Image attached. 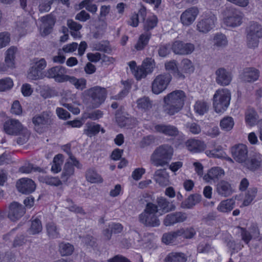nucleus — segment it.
<instances>
[{
    "label": "nucleus",
    "instance_id": "f257e3e1",
    "mask_svg": "<svg viewBox=\"0 0 262 262\" xmlns=\"http://www.w3.org/2000/svg\"><path fill=\"white\" fill-rule=\"evenodd\" d=\"M186 96L184 91L176 90L167 94L164 98L165 111L170 115L179 112L184 105Z\"/></svg>",
    "mask_w": 262,
    "mask_h": 262
},
{
    "label": "nucleus",
    "instance_id": "f03ea898",
    "mask_svg": "<svg viewBox=\"0 0 262 262\" xmlns=\"http://www.w3.org/2000/svg\"><path fill=\"white\" fill-rule=\"evenodd\" d=\"M173 149L171 146L164 144L157 147L150 157V161L157 167L164 166L168 164L172 159Z\"/></svg>",
    "mask_w": 262,
    "mask_h": 262
},
{
    "label": "nucleus",
    "instance_id": "7ed1b4c3",
    "mask_svg": "<svg viewBox=\"0 0 262 262\" xmlns=\"http://www.w3.org/2000/svg\"><path fill=\"white\" fill-rule=\"evenodd\" d=\"M222 14V24L226 27L235 28L240 26L243 22V13L235 8L226 7Z\"/></svg>",
    "mask_w": 262,
    "mask_h": 262
},
{
    "label": "nucleus",
    "instance_id": "20e7f679",
    "mask_svg": "<svg viewBox=\"0 0 262 262\" xmlns=\"http://www.w3.org/2000/svg\"><path fill=\"white\" fill-rule=\"evenodd\" d=\"M231 99V94L227 89L217 90L213 96V107L216 113L225 111L228 107Z\"/></svg>",
    "mask_w": 262,
    "mask_h": 262
},
{
    "label": "nucleus",
    "instance_id": "39448f33",
    "mask_svg": "<svg viewBox=\"0 0 262 262\" xmlns=\"http://www.w3.org/2000/svg\"><path fill=\"white\" fill-rule=\"evenodd\" d=\"M158 212L157 206L152 203H148L144 211L139 216V220L143 224L153 227L158 226L160 221L156 215Z\"/></svg>",
    "mask_w": 262,
    "mask_h": 262
},
{
    "label": "nucleus",
    "instance_id": "423d86ee",
    "mask_svg": "<svg viewBox=\"0 0 262 262\" xmlns=\"http://www.w3.org/2000/svg\"><path fill=\"white\" fill-rule=\"evenodd\" d=\"M216 20V16L211 12L202 16L196 23V29L201 33L206 34L215 27Z\"/></svg>",
    "mask_w": 262,
    "mask_h": 262
},
{
    "label": "nucleus",
    "instance_id": "0eeeda50",
    "mask_svg": "<svg viewBox=\"0 0 262 262\" xmlns=\"http://www.w3.org/2000/svg\"><path fill=\"white\" fill-rule=\"evenodd\" d=\"M171 80V76L168 73L157 75L151 82V91L156 95L164 92Z\"/></svg>",
    "mask_w": 262,
    "mask_h": 262
},
{
    "label": "nucleus",
    "instance_id": "6e6552de",
    "mask_svg": "<svg viewBox=\"0 0 262 262\" xmlns=\"http://www.w3.org/2000/svg\"><path fill=\"white\" fill-rule=\"evenodd\" d=\"M68 154L69 155V159L64 164L61 174V179L63 182H66L71 176L74 175L75 171L74 166L78 169L82 167V165L79 161L70 152H68Z\"/></svg>",
    "mask_w": 262,
    "mask_h": 262
},
{
    "label": "nucleus",
    "instance_id": "1a4fd4ad",
    "mask_svg": "<svg viewBox=\"0 0 262 262\" xmlns=\"http://www.w3.org/2000/svg\"><path fill=\"white\" fill-rule=\"evenodd\" d=\"M52 117L53 114L50 111L43 112L35 116L32 119V122L35 129L37 130L50 125L53 121Z\"/></svg>",
    "mask_w": 262,
    "mask_h": 262
},
{
    "label": "nucleus",
    "instance_id": "9d476101",
    "mask_svg": "<svg viewBox=\"0 0 262 262\" xmlns=\"http://www.w3.org/2000/svg\"><path fill=\"white\" fill-rule=\"evenodd\" d=\"M66 68L61 66H56L49 69L46 73L47 77L54 78L56 82H63L68 81L69 76L66 75Z\"/></svg>",
    "mask_w": 262,
    "mask_h": 262
},
{
    "label": "nucleus",
    "instance_id": "9b49d317",
    "mask_svg": "<svg viewBox=\"0 0 262 262\" xmlns=\"http://www.w3.org/2000/svg\"><path fill=\"white\" fill-rule=\"evenodd\" d=\"M197 7L193 6L186 9L180 16V21L183 26L188 27L192 25L199 14Z\"/></svg>",
    "mask_w": 262,
    "mask_h": 262
},
{
    "label": "nucleus",
    "instance_id": "f8f14e48",
    "mask_svg": "<svg viewBox=\"0 0 262 262\" xmlns=\"http://www.w3.org/2000/svg\"><path fill=\"white\" fill-rule=\"evenodd\" d=\"M89 94L92 98L94 106L98 107L104 101L107 93L105 89L95 86L89 90Z\"/></svg>",
    "mask_w": 262,
    "mask_h": 262
},
{
    "label": "nucleus",
    "instance_id": "ddd939ff",
    "mask_svg": "<svg viewBox=\"0 0 262 262\" xmlns=\"http://www.w3.org/2000/svg\"><path fill=\"white\" fill-rule=\"evenodd\" d=\"M248 148L243 144L234 146L232 148V154L234 159L243 165L248 158Z\"/></svg>",
    "mask_w": 262,
    "mask_h": 262
},
{
    "label": "nucleus",
    "instance_id": "4468645a",
    "mask_svg": "<svg viewBox=\"0 0 262 262\" xmlns=\"http://www.w3.org/2000/svg\"><path fill=\"white\" fill-rule=\"evenodd\" d=\"M25 127L16 119H10L5 122L3 125L4 132L11 135H17Z\"/></svg>",
    "mask_w": 262,
    "mask_h": 262
},
{
    "label": "nucleus",
    "instance_id": "2eb2a0df",
    "mask_svg": "<svg viewBox=\"0 0 262 262\" xmlns=\"http://www.w3.org/2000/svg\"><path fill=\"white\" fill-rule=\"evenodd\" d=\"M215 74L216 76L215 81L217 84L221 86H227L232 81L233 76L231 72L225 68L218 69L215 71Z\"/></svg>",
    "mask_w": 262,
    "mask_h": 262
},
{
    "label": "nucleus",
    "instance_id": "dca6fc26",
    "mask_svg": "<svg viewBox=\"0 0 262 262\" xmlns=\"http://www.w3.org/2000/svg\"><path fill=\"white\" fill-rule=\"evenodd\" d=\"M262 165V155L256 153L250 158H248L242 166L244 168L250 171H255L259 168Z\"/></svg>",
    "mask_w": 262,
    "mask_h": 262
},
{
    "label": "nucleus",
    "instance_id": "f3484780",
    "mask_svg": "<svg viewBox=\"0 0 262 262\" xmlns=\"http://www.w3.org/2000/svg\"><path fill=\"white\" fill-rule=\"evenodd\" d=\"M40 21L41 24L40 25V33L41 36H47L52 32L55 22V19L53 16L48 15L41 17Z\"/></svg>",
    "mask_w": 262,
    "mask_h": 262
},
{
    "label": "nucleus",
    "instance_id": "a211bd4d",
    "mask_svg": "<svg viewBox=\"0 0 262 262\" xmlns=\"http://www.w3.org/2000/svg\"><path fill=\"white\" fill-rule=\"evenodd\" d=\"M25 212V208L22 205L13 202L10 205L8 217L11 221H16L22 217Z\"/></svg>",
    "mask_w": 262,
    "mask_h": 262
},
{
    "label": "nucleus",
    "instance_id": "6ab92c4d",
    "mask_svg": "<svg viewBox=\"0 0 262 262\" xmlns=\"http://www.w3.org/2000/svg\"><path fill=\"white\" fill-rule=\"evenodd\" d=\"M171 49L176 54L186 55L191 53L194 50V46L192 43L176 41L173 43Z\"/></svg>",
    "mask_w": 262,
    "mask_h": 262
},
{
    "label": "nucleus",
    "instance_id": "aec40b11",
    "mask_svg": "<svg viewBox=\"0 0 262 262\" xmlns=\"http://www.w3.org/2000/svg\"><path fill=\"white\" fill-rule=\"evenodd\" d=\"M185 145L187 150L192 153L200 152L204 150L206 147L204 141L195 138L187 140Z\"/></svg>",
    "mask_w": 262,
    "mask_h": 262
},
{
    "label": "nucleus",
    "instance_id": "412c9836",
    "mask_svg": "<svg viewBox=\"0 0 262 262\" xmlns=\"http://www.w3.org/2000/svg\"><path fill=\"white\" fill-rule=\"evenodd\" d=\"M224 174L225 172L222 168L214 167L209 170L208 172L204 176L203 179L207 183H212L223 178Z\"/></svg>",
    "mask_w": 262,
    "mask_h": 262
},
{
    "label": "nucleus",
    "instance_id": "4be33fe9",
    "mask_svg": "<svg viewBox=\"0 0 262 262\" xmlns=\"http://www.w3.org/2000/svg\"><path fill=\"white\" fill-rule=\"evenodd\" d=\"M16 186L18 191L23 193H30L35 190L36 187L34 182L27 178L19 179L16 183Z\"/></svg>",
    "mask_w": 262,
    "mask_h": 262
},
{
    "label": "nucleus",
    "instance_id": "5701e85b",
    "mask_svg": "<svg viewBox=\"0 0 262 262\" xmlns=\"http://www.w3.org/2000/svg\"><path fill=\"white\" fill-rule=\"evenodd\" d=\"M260 76V72L255 68L250 67L244 69L241 74L242 80L247 82H253L257 80Z\"/></svg>",
    "mask_w": 262,
    "mask_h": 262
},
{
    "label": "nucleus",
    "instance_id": "b1692460",
    "mask_svg": "<svg viewBox=\"0 0 262 262\" xmlns=\"http://www.w3.org/2000/svg\"><path fill=\"white\" fill-rule=\"evenodd\" d=\"M155 130L166 136L175 137L178 135L179 131L178 128L170 124H159L155 127Z\"/></svg>",
    "mask_w": 262,
    "mask_h": 262
},
{
    "label": "nucleus",
    "instance_id": "393cba45",
    "mask_svg": "<svg viewBox=\"0 0 262 262\" xmlns=\"http://www.w3.org/2000/svg\"><path fill=\"white\" fill-rule=\"evenodd\" d=\"M128 65L132 74L138 80L145 78L148 74L142 66L137 67L135 61L128 62Z\"/></svg>",
    "mask_w": 262,
    "mask_h": 262
},
{
    "label": "nucleus",
    "instance_id": "a878e982",
    "mask_svg": "<svg viewBox=\"0 0 262 262\" xmlns=\"http://www.w3.org/2000/svg\"><path fill=\"white\" fill-rule=\"evenodd\" d=\"M158 206L159 207L158 212L160 215L163 213L171 211L175 209V206L172 203H170L166 199L161 197L157 199Z\"/></svg>",
    "mask_w": 262,
    "mask_h": 262
},
{
    "label": "nucleus",
    "instance_id": "bb28decb",
    "mask_svg": "<svg viewBox=\"0 0 262 262\" xmlns=\"http://www.w3.org/2000/svg\"><path fill=\"white\" fill-rule=\"evenodd\" d=\"M216 191L220 195L224 197L229 196L232 192L230 184L225 180H222L217 184Z\"/></svg>",
    "mask_w": 262,
    "mask_h": 262
},
{
    "label": "nucleus",
    "instance_id": "cd10ccee",
    "mask_svg": "<svg viewBox=\"0 0 262 262\" xmlns=\"http://www.w3.org/2000/svg\"><path fill=\"white\" fill-rule=\"evenodd\" d=\"M169 176L165 169H158L155 171L154 179L160 186H165L169 184Z\"/></svg>",
    "mask_w": 262,
    "mask_h": 262
},
{
    "label": "nucleus",
    "instance_id": "c85d7f7f",
    "mask_svg": "<svg viewBox=\"0 0 262 262\" xmlns=\"http://www.w3.org/2000/svg\"><path fill=\"white\" fill-rule=\"evenodd\" d=\"M75 98L74 95L71 93L67 94L66 96L63 97L61 100V104L67 108L70 111L73 113L74 114H78L80 113V110L77 107L73 106L71 102L73 101V99Z\"/></svg>",
    "mask_w": 262,
    "mask_h": 262
},
{
    "label": "nucleus",
    "instance_id": "c756f323",
    "mask_svg": "<svg viewBox=\"0 0 262 262\" xmlns=\"http://www.w3.org/2000/svg\"><path fill=\"white\" fill-rule=\"evenodd\" d=\"M201 195L198 194L190 195L182 202L181 206L184 209H191L201 201Z\"/></svg>",
    "mask_w": 262,
    "mask_h": 262
},
{
    "label": "nucleus",
    "instance_id": "7c9ffc66",
    "mask_svg": "<svg viewBox=\"0 0 262 262\" xmlns=\"http://www.w3.org/2000/svg\"><path fill=\"white\" fill-rule=\"evenodd\" d=\"M246 31V34L262 37V26L257 22H250Z\"/></svg>",
    "mask_w": 262,
    "mask_h": 262
},
{
    "label": "nucleus",
    "instance_id": "2f4dec72",
    "mask_svg": "<svg viewBox=\"0 0 262 262\" xmlns=\"http://www.w3.org/2000/svg\"><path fill=\"white\" fill-rule=\"evenodd\" d=\"M151 35V33L149 32H145L141 34L134 46L135 49L137 51H141L144 49L148 45Z\"/></svg>",
    "mask_w": 262,
    "mask_h": 262
},
{
    "label": "nucleus",
    "instance_id": "473e14b6",
    "mask_svg": "<svg viewBox=\"0 0 262 262\" xmlns=\"http://www.w3.org/2000/svg\"><path fill=\"white\" fill-rule=\"evenodd\" d=\"M100 129V125L94 122H88L85 124L83 133L88 137H91L97 135Z\"/></svg>",
    "mask_w": 262,
    "mask_h": 262
},
{
    "label": "nucleus",
    "instance_id": "72a5a7b5",
    "mask_svg": "<svg viewBox=\"0 0 262 262\" xmlns=\"http://www.w3.org/2000/svg\"><path fill=\"white\" fill-rule=\"evenodd\" d=\"M164 262H186L187 257L181 252H171L164 259Z\"/></svg>",
    "mask_w": 262,
    "mask_h": 262
},
{
    "label": "nucleus",
    "instance_id": "f704fd0d",
    "mask_svg": "<svg viewBox=\"0 0 262 262\" xmlns=\"http://www.w3.org/2000/svg\"><path fill=\"white\" fill-rule=\"evenodd\" d=\"M86 180L91 183H98L103 182L101 176L93 168L89 169L85 173Z\"/></svg>",
    "mask_w": 262,
    "mask_h": 262
},
{
    "label": "nucleus",
    "instance_id": "c9c22d12",
    "mask_svg": "<svg viewBox=\"0 0 262 262\" xmlns=\"http://www.w3.org/2000/svg\"><path fill=\"white\" fill-rule=\"evenodd\" d=\"M17 51L16 47L12 46L9 48L5 53V62L8 67H14L15 55Z\"/></svg>",
    "mask_w": 262,
    "mask_h": 262
},
{
    "label": "nucleus",
    "instance_id": "e433bc0d",
    "mask_svg": "<svg viewBox=\"0 0 262 262\" xmlns=\"http://www.w3.org/2000/svg\"><path fill=\"white\" fill-rule=\"evenodd\" d=\"M179 71L182 74L183 73L191 74L194 71V66L190 60L185 58L181 61Z\"/></svg>",
    "mask_w": 262,
    "mask_h": 262
},
{
    "label": "nucleus",
    "instance_id": "4c0bfd02",
    "mask_svg": "<svg viewBox=\"0 0 262 262\" xmlns=\"http://www.w3.org/2000/svg\"><path fill=\"white\" fill-rule=\"evenodd\" d=\"M234 201L231 199L222 201L218 205L217 209L221 212H229L234 208Z\"/></svg>",
    "mask_w": 262,
    "mask_h": 262
},
{
    "label": "nucleus",
    "instance_id": "58836bf2",
    "mask_svg": "<svg viewBox=\"0 0 262 262\" xmlns=\"http://www.w3.org/2000/svg\"><path fill=\"white\" fill-rule=\"evenodd\" d=\"M63 162V156L62 154L56 155L53 161L51 167V171L54 173H57L61 170V166Z\"/></svg>",
    "mask_w": 262,
    "mask_h": 262
},
{
    "label": "nucleus",
    "instance_id": "ea45409f",
    "mask_svg": "<svg viewBox=\"0 0 262 262\" xmlns=\"http://www.w3.org/2000/svg\"><path fill=\"white\" fill-rule=\"evenodd\" d=\"M139 15L144 18L146 15L145 9L144 8L141 9L139 11V14H133L127 21V24L132 27H137L139 25Z\"/></svg>",
    "mask_w": 262,
    "mask_h": 262
},
{
    "label": "nucleus",
    "instance_id": "a19ab883",
    "mask_svg": "<svg viewBox=\"0 0 262 262\" xmlns=\"http://www.w3.org/2000/svg\"><path fill=\"white\" fill-rule=\"evenodd\" d=\"M220 125L222 130L228 132L233 128L234 121L231 117L226 116L220 121Z\"/></svg>",
    "mask_w": 262,
    "mask_h": 262
},
{
    "label": "nucleus",
    "instance_id": "79ce46f5",
    "mask_svg": "<svg viewBox=\"0 0 262 262\" xmlns=\"http://www.w3.org/2000/svg\"><path fill=\"white\" fill-rule=\"evenodd\" d=\"M158 21V18L156 15H152L148 16L144 22V30L145 32H149V30H152L157 26Z\"/></svg>",
    "mask_w": 262,
    "mask_h": 262
},
{
    "label": "nucleus",
    "instance_id": "37998d69",
    "mask_svg": "<svg viewBox=\"0 0 262 262\" xmlns=\"http://www.w3.org/2000/svg\"><path fill=\"white\" fill-rule=\"evenodd\" d=\"M177 231V234L178 235L179 237L182 236L187 239L193 238L196 234L195 230L193 228H182L178 229Z\"/></svg>",
    "mask_w": 262,
    "mask_h": 262
},
{
    "label": "nucleus",
    "instance_id": "c03bdc74",
    "mask_svg": "<svg viewBox=\"0 0 262 262\" xmlns=\"http://www.w3.org/2000/svg\"><path fill=\"white\" fill-rule=\"evenodd\" d=\"M165 67L166 70L174 73L179 78H184V76L179 71L175 60H171L165 63Z\"/></svg>",
    "mask_w": 262,
    "mask_h": 262
},
{
    "label": "nucleus",
    "instance_id": "a18cd8bd",
    "mask_svg": "<svg viewBox=\"0 0 262 262\" xmlns=\"http://www.w3.org/2000/svg\"><path fill=\"white\" fill-rule=\"evenodd\" d=\"M137 107L142 110L146 111L152 107V102L147 97H143L137 101Z\"/></svg>",
    "mask_w": 262,
    "mask_h": 262
},
{
    "label": "nucleus",
    "instance_id": "49530a36",
    "mask_svg": "<svg viewBox=\"0 0 262 262\" xmlns=\"http://www.w3.org/2000/svg\"><path fill=\"white\" fill-rule=\"evenodd\" d=\"M213 45L218 47H224L227 45L226 36L222 33L215 34L213 38Z\"/></svg>",
    "mask_w": 262,
    "mask_h": 262
},
{
    "label": "nucleus",
    "instance_id": "de8ad7c7",
    "mask_svg": "<svg viewBox=\"0 0 262 262\" xmlns=\"http://www.w3.org/2000/svg\"><path fill=\"white\" fill-rule=\"evenodd\" d=\"M74 246L69 243H61L59 245V251L62 256H68L72 254Z\"/></svg>",
    "mask_w": 262,
    "mask_h": 262
},
{
    "label": "nucleus",
    "instance_id": "09e8293b",
    "mask_svg": "<svg viewBox=\"0 0 262 262\" xmlns=\"http://www.w3.org/2000/svg\"><path fill=\"white\" fill-rule=\"evenodd\" d=\"M94 0H83L79 4V9L85 8L91 13H95L97 11V6L93 3Z\"/></svg>",
    "mask_w": 262,
    "mask_h": 262
},
{
    "label": "nucleus",
    "instance_id": "8fccbe9b",
    "mask_svg": "<svg viewBox=\"0 0 262 262\" xmlns=\"http://www.w3.org/2000/svg\"><path fill=\"white\" fill-rule=\"evenodd\" d=\"M256 113L253 109H249L245 114V120L247 124L251 126L256 121Z\"/></svg>",
    "mask_w": 262,
    "mask_h": 262
},
{
    "label": "nucleus",
    "instance_id": "3c124183",
    "mask_svg": "<svg viewBox=\"0 0 262 262\" xmlns=\"http://www.w3.org/2000/svg\"><path fill=\"white\" fill-rule=\"evenodd\" d=\"M77 89L82 90L85 88L86 80L84 79H77L73 76H69L68 80Z\"/></svg>",
    "mask_w": 262,
    "mask_h": 262
},
{
    "label": "nucleus",
    "instance_id": "603ef678",
    "mask_svg": "<svg viewBox=\"0 0 262 262\" xmlns=\"http://www.w3.org/2000/svg\"><path fill=\"white\" fill-rule=\"evenodd\" d=\"M13 86V81L9 77L0 79V92H4L10 90Z\"/></svg>",
    "mask_w": 262,
    "mask_h": 262
},
{
    "label": "nucleus",
    "instance_id": "864d4df0",
    "mask_svg": "<svg viewBox=\"0 0 262 262\" xmlns=\"http://www.w3.org/2000/svg\"><path fill=\"white\" fill-rule=\"evenodd\" d=\"M46 229L48 235L53 238L59 237V232L56 225L53 223H49L47 224Z\"/></svg>",
    "mask_w": 262,
    "mask_h": 262
},
{
    "label": "nucleus",
    "instance_id": "5fc2aeb1",
    "mask_svg": "<svg viewBox=\"0 0 262 262\" xmlns=\"http://www.w3.org/2000/svg\"><path fill=\"white\" fill-rule=\"evenodd\" d=\"M141 66L148 74L152 73L154 71V69L155 68V62L153 59L151 58H146L143 61Z\"/></svg>",
    "mask_w": 262,
    "mask_h": 262
},
{
    "label": "nucleus",
    "instance_id": "6e6d98bb",
    "mask_svg": "<svg viewBox=\"0 0 262 262\" xmlns=\"http://www.w3.org/2000/svg\"><path fill=\"white\" fill-rule=\"evenodd\" d=\"M194 109L196 113L200 115H203L208 111V106L205 102L198 101L195 103Z\"/></svg>",
    "mask_w": 262,
    "mask_h": 262
},
{
    "label": "nucleus",
    "instance_id": "4d7b16f0",
    "mask_svg": "<svg viewBox=\"0 0 262 262\" xmlns=\"http://www.w3.org/2000/svg\"><path fill=\"white\" fill-rule=\"evenodd\" d=\"M177 233V230L164 233L162 238V242L167 245L173 243L179 237Z\"/></svg>",
    "mask_w": 262,
    "mask_h": 262
},
{
    "label": "nucleus",
    "instance_id": "13d9d810",
    "mask_svg": "<svg viewBox=\"0 0 262 262\" xmlns=\"http://www.w3.org/2000/svg\"><path fill=\"white\" fill-rule=\"evenodd\" d=\"M257 189L256 188L250 189L245 196L243 205L244 206H248L252 202L255 197Z\"/></svg>",
    "mask_w": 262,
    "mask_h": 262
},
{
    "label": "nucleus",
    "instance_id": "bf43d9fd",
    "mask_svg": "<svg viewBox=\"0 0 262 262\" xmlns=\"http://www.w3.org/2000/svg\"><path fill=\"white\" fill-rule=\"evenodd\" d=\"M43 182L46 184L55 186H58L62 184V180H60L58 177H54L47 176L43 178Z\"/></svg>",
    "mask_w": 262,
    "mask_h": 262
},
{
    "label": "nucleus",
    "instance_id": "052dcab7",
    "mask_svg": "<svg viewBox=\"0 0 262 262\" xmlns=\"http://www.w3.org/2000/svg\"><path fill=\"white\" fill-rule=\"evenodd\" d=\"M185 127L187 131L193 135H198L201 132L200 126L195 122H187Z\"/></svg>",
    "mask_w": 262,
    "mask_h": 262
},
{
    "label": "nucleus",
    "instance_id": "680f3d73",
    "mask_svg": "<svg viewBox=\"0 0 262 262\" xmlns=\"http://www.w3.org/2000/svg\"><path fill=\"white\" fill-rule=\"evenodd\" d=\"M19 137L17 139V143L18 144L23 145L29 139L30 133L28 130L25 127L17 135Z\"/></svg>",
    "mask_w": 262,
    "mask_h": 262
},
{
    "label": "nucleus",
    "instance_id": "e2e57ef3",
    "mask_svg": "<svg viewBox=\"0 0 262 262\" xmlns=\"http://www.w3.org/2000/svg\"><path fill=\"white\" fill-rule=\"evenodd\" d=\"M246 38L248 47L250 48L254 49L258 47L259 39L261 37L246 34Z\"/></svg>",
    "mask_w": 262,
    "mask_h": 262
},
{
    "label": "nucleus",
    "instance_id": "0e129e2a",
    "mask_svg": "<svg viewBox=\"0 0 262 262\" xmlns=\"http://www.w3.org/2000/svg\"><path fill=\"white\" fill-rule=\"evenodd\" d=\"M42 230V225L40 221L38 219L33 220L32 222L29 232L31 234H35L39 233Z\"/></svg>",
    "mask_w": 262,
    "mask_h": 262
},
{
    "label": "nucleus",
    "instance_id": "69168bd1",
    "mask_svg": "<svg viewBox=\"0 0 262 262\" xmlns=\"http://www.w3.org/2000/svg\"><path fill=\"white\" fill-rule=\"evenodd\" d=\"M10 34L7 32L0 33V49L7 46L10 42Z\"/></svg>",
    "mask_w": 262,
    "mask_h": 262
},
{
    "label": "nucleus",
    "instance_id": "338daca9",
    "mask_svg": "<svg viewBox=\"0 0 262 262\" xmlns=\"http://www.w3.org/2000/svg\"><path fill=\"white\" fill-rule=\"evenodd\" d=\"M40 76L41 72L33 66L29 69L27 77L31 80H36L39 79Z\"/></svg>",
    "mask_w": 262,
    "mask_h": 262
},
{
    "label": "nucleus",
    "instance_id": "774afa93",
    "mask_svg": "<svg viewBox=\"0 0 262 262\" xmlns=\"http://www.w3.org/2000/svg\"><path fill=\"white\" fill-rule=\"evenodd\" d=\"M66 206L70 211L72 212L76 213H82L83 212V210L81 208L74 204L72 201L69 199H67L66 200Z\"/></svg>",
    "mask_w": 262,
    "mask_h": 262
}]
</instances>
